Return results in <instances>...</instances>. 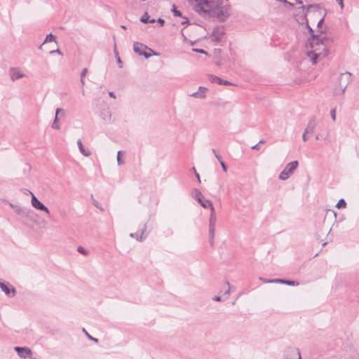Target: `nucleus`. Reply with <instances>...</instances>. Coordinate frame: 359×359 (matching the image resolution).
<instances>
[{
  "label": "nucleus",
  "instance_id": "obj_1",
  "mask_svg": "<svg viewBox=\"0 0 359 359\" xmlns=\"http://www.w3.org/2000/svg\"><path fill=\"white\" fill-rule=\"evenodd\" d=\"M200 15L208 14L219 22H224L230 15L228 7L219 6L220 0H188Z\"/></svg>",
  "mask_w": 359,
  "mask_h": 359
},
{
  "label": "nucleus",
  "instance_id": "obj_2",
  "mask_svg": "<svg viewBox=\"0 0 359 359\" xmlns=\"http://www.w3.org/2000/svg\"><path fill=\"white\" fill-rule=\"evenodd\" d=\"M309 41L312 50L308 52L307 55L313 65L317 64L318 59L324 58L328 55L333 44L332 39L318 34H312Z\"/></svg>",
  "mask_w": 359,
  "mask_h": 359
},
{
  "label": "nucleus",
  "instance_id": "obj_3",
  "mask_svg": "<svg viewBox=\"0 0 359 359\" xmlns=\"http://www.w3.org/2000/svg\"><path fill=\"white\" fill-rule=\"evenodd\" d=\"M15 213L25 222H32L36 216V213L30 208L21 206L15 208Z\"/></svg>",
  "mask_w": 359,
  "mask_h": 359
},
{
  "label": "nucleus",
  "instance_id": "obj_4",
  "mask_svg": "<svg viewBox=\"0 0 359 359\" xmlns=\"http://www.w3.org/2000/svg\"><path fill=\"white\" fill-rule=\"evenodd\" d=\"M217 222V217L215 208H212V210L209 219V243L211 246L214 244L215 225Z\"/></svg>",
  "mask_w": 359,
  "mask_h": 359
},
{
  "label": "nucleus",
  "instance_id": "obj_5",
  "mask_svg": "<svg viewBox=\"0 0 359 359\" xmlns=\"http://www.w3.org/2000/svg\"><path fill=\"white\" fill-rule=\"evenodd\" d=\"M299 163L297 161H292L287 164L285 168L279 175V179L286 180L294 172L298 167Z\"/></svg>",
  "mask_w": 359,
  "mask_h": 359
},
{
  "label": "nucleus",
  "instance_id": "obj_6",
  "mask_svg": "<svg viewBox=\"0 0 359 359\" xmlns=\"http://www.w3.org/2000/svg\"><path fill=\"white\" fill-rule=\"evenodd\" d=\"M27 191L29 192V194L32 195V200H31L32 205L36 210L45 212L48 215V217H50V211H49L48 208L44 204H43L40 201H39L32 191H30L29 190H27Z\"/></svg>",
  "mask_w": 359,
  "mask_h": 359
},
{
  "label": "nucleus",
  "instance_id": "obj_7",
  "mask_svg": "<svg viewBox=\"0 0 359 359\" xmlns=\"http://www.w3.org/2000/svg\"><path fill=\"white\" fill-rule=\"evenodd\" d=\"M0 288L8 297H13L17 293L15 288L8 282L5 283L0 280Z\"/></svg>",
  "mask_w": 359,
  "mask_h": 359
},
{
  "label": "nucleus",
  "instance_id": "obj_8",
  "mask_svg": "<svg viewBox=\"0 0 359 359\" xmlns=\"http://www.w3.org/2000/svg\"><path fill=\"white\" fill-rule=\"evenodd\" d=\"M148 47L140 42H135L133 43V50L135 53L139 55H143L146 59H148L151 56V54L148 53L145 51Z\"/></svg>",
  "mask_w": 359,
  "mask_h": 359
},
{
  "label": "nucleus",
  "instance_id": "obj_9",
  "mask_svg": "<svg viewBox=\"0 0 359 359\" xmlns=\"http://www.w3.org/2000/svg\"><path fill=\"white\" fill-rule=\"evenodd\" d=\"M224 34V30L223 27H217L214 28L211 34L212 41L215 42H219L222 40Z\"/></svg>",
  "mask_w": 359,
  "mask_h": 359
},
{
  "label": "nucleus",
  "instance_id": "obj_10",
  "mask_svg": "<svg viewBox=\"0 0 359 359\" xmlns=\"http://www.w3.org/2000/svg\"><path fill=\"white\" fill-rule=\"evenodd\" d=\"M147 229V224L143 225L142 229H141V232L131 233H130V237L133 238H135L138 241H142L145 240L147 238V234L144 235V232Z\"/></svg>",
  "mask_w": 359,
  "mask_h": 359
},
{
  "label": "nucleus",
  "instance_id": "obj_11",
  "mask_svg": "<svg viewBox=\"0 0 359 359\" xmlns=\"http://www.w3.org/2000/svg\"><path fill=\"white\" fill-rule=\"evenodd\" d=\"M65 116V111L61 108H57L55 111V117L52 124V128L54 129H60V125L58 123V116Z\"/></svg>",
  "mask_w": 359,
  "mask_h": 359
},
{
  "label": "nucleus",
  "instance_id": "obj_12",
  "mask_svg": "<svg viewBox=\"0 0 359 359\" xmlns=\"http://www.w3.org/2000/svg\"><path fill=\"white\" fill-rule=\"evenodd\" d=\"M14 349L21 358H26L32 354L31 350L27 347L15 346Z\"/></svg>",
  "mask_w": 359,
  "mask_h": 359
},
{
  "label": "nucleus",
  "instance_id": "obj_13",
  "mask_svg": "<svg viewBox=\"0 0 359 359\" xmlns=\"http://www.w3.org/2000/svg\"><path fill=\"white\" fill-rule=\"evenodd\" d=\"M316 126H317L316 118V117H312L310 119V121H309L304 131L306 132V133H309V134L311 135L314 133Z\"/></svg>",
  "mask_w": 359,
  "mask_h": 359
},
{
  "label": "nucleus",
  "instance_id": "obj_14",
  "mask_svg": "<svg viewBox=\"0 0 359 359\" xmlns=\"http://www.w3.org/2000/svg\"><path fill=\"white\" fill-rule=\"evenodd\" d=\"M9 74L11 79L13 81L25 76V74L21 73L18 68H11L9 70Z\"/></svg>",
  "mask_w": 359,
  "mask_h": 359
},
{
  "label": "nucleus",
  "instance_id": "obj_15",
  "mask_svg": "<svg viewBox=\"0 0 359 359\" xmlns=\"http://www.w3.org/2000/svg\"><path fill=\"white\" fill-rule=\"evenodd\" d=\"M267 282H271L273 283H281L285 284L290 286H297L299 285L298 282L294 281V280H287L285 279H269Z\"/></svg>",
  "mask_w": 359,
  "mask_h": 359
},
{
  "label": "nucleus",
  "instance_id": "obj_16",
  "mask_svg": "<svg viewBox=\"0 0 359 359\" xmlns=\"http://www.w3.org/2000/svg\"><path fill=\"white\" fill-rule=\"evenodd\" d=\"M207 90H208V88L203 87V86H200L198 88V91L193 93L190 94L189 95L191 97H196V98L204 99L206 97L205 93H206Z\"/></svg>",
  "mask_w": 359,
  "mask_h": 359
},
{
  "label": "nucleus",
  "instance_id": "obj_17",
  "mask_svg": "<svg viewBox=\"0 0 359 359\" xmlns=\"http://www.w3.org/2000/svg\"><path fill=\"white\" fill-rule=\"evenodd\" d=\"M287 359H302L299 348H290Z\"/></svg>",
  "mask_w": 359,
  "mask_h": 359
},
{
  "label": "nucleus",
  "instance_id": "obj_18",
  "mask_svg": "<svg viewBox=\"0 0 359 359\" xmlns=\"http://www.w3.org/2000/svg\"><path fill=\"white\" fill-rule=\"evenodd\" d=\"M77 144H78L80 152L84 156H89L90 155V151L88 149H86L84 148L81 139L78 140Z\"/></svg>",
  "mask_w": 359,
  "mask_h": 359
},
{
  "label": "nucleus",
  "instance_id": "obj_19",
  "mask_svg": "<svg viewBox=\"0 0 359 359\" xmlns=\"http://www.w3.org/2000/svg\"><path fill=\"white\" fill-rule=\"evenodd\" d=\"M198 202L204 208H210V210H212V208H214L212 201L210 200L203 199V198H202V199H201L200 201Z\"/></svg>",
  "mask_w": 359,
  "mask_h": 359
},
{
  "label": "nucleus",
  "instance_id": "obj_20",
  "mask_svg": "<svg viewBox=\"0 0 359 359\" xmlns=\"http://www.w3.org/2000/svg\"><path fill=\"white\" fill-rule=\"evenodd\" d=\"M192 196L194 198L195 200L197 201H200L202 198H203V196L201 193V191L198 189H194L192 191Z\"/></svg>",
  "mask_w": 359,
  "mask_h": 359
},
{
  "label": "nucleus",
  "instance_id": "obj_21",
  "mask_svg": "<svg viewBox=\"0 0 359 359\" xmlns=\"http://www.w3.org/2000/svg\"><path fill=\"white\" fill-rule=\"evenodd\" d=\"M55 39H56V37L55 36H54L52 33H50L49 34H48L44 40V41L43 42V43L39 46V49H41L42 48V46L43 44H45L46 43H49V42H52V41H55Z\"/></svg>",
  "mask_w": 359,
  "mask_h": 359
},
{
  "label": "nucleus",
  "instance_id": "obj_22",
  "mask_svg": "<svg viewBox=\"0 0 359 359\" xmlns=\"http://www.w3.org/2000/svg\"><path fill=\"white\" fill-rule=\"evenodd\" d=\"M209 80L210 82L215 83L219 85H222V82H223V79H222L221 78H219L218 76H214V75H210Z\"/></svg>",
  "mask_w": 359,
  "mask_h": 359
},
{
  "label": "nucleus",
  "instance_id": "obj_23",
  "mask_svg": "<svg viewBox=\"0 0 359 359\" xmlns=\"http://www.w3.org/2000/svg\"><path fill=\"white\" fill-rule=\"evenodd\" d=\"M314 13V14L319 13V8L317 5H309L307 6V12L311 11Z\"/></svg>",
  "mask_w": 359,
  "mask_h": 359
},
{
  "label": "nucleus",
  "instance_id": "obj_24",
  "mask_svg": "<svg viewBox=\"0 0 359 359\" xmlns=\"http://www.w3.org/2000/svg\"><path fill=\"white\" fill-rule=\"evenodd\" d=\"M336 207H337V208H339H339H345L346 207V203L345 200H344V199H343V198L340 199V200L337 202V205H336Z\"/></svg>",
  "mask_w": 359,
  "mask_h": 359
},
{
  "label": "nucleus",
  "instance_id": "obj_25",
  "mask_svg": "<svg viewBox=\"0 0 359 359\" xmlns=\"http://www.w3.org/2000/svg\"><path fill=\"white\" fill-rule=\"evenodd\" d=\"M91 198H93V196L91 195ZM93 204L94 205V206H95L97 208H98L99 210H100L102 212H104V209L102 208V206L100 204L99 202H97L96 200L95 199H93Z\"/></svg>",
  "mask_w": 359,
  "mask_h": 359
},
{
  "label": "nucleus",
  "instance_id": "obj_26",
  "mask_svg": "<svg viewBox=\"0 0 359 359\" xmlns=\"http://www.w3.org/2000/svg\"><path fill=\"white\" fill-rule=\"evenodd\" d=\"M150 16L147 13H144V14L141 17L140 21L143 23H149Z\"/></svg>",
  "mask_w": 359,
  "mask_h": 359
},
{
  "label": "nucleus",
  "instance_id": "obj_27",
  "mask_svg": "<svg viewBox=\"0 0 359 359\" xmlns=\"http://www.w3.org/2000/svg\"><path fill=\"white\" fill-rule=\"evenodd\" d=\"M172 12L175 16L182 17L181 11H178L175 5L172 6Z\"/></svg>",
  "mask_w": 359,
  "mask_h": 359
},
{
  "label": "nucleus",
  "instance_id": "obj_28",
  "mask_svg": "<svg viewBox=\"0 0 359 359\" xmlns=\"http://www.w3.org/2000/svg\"><path fill=\"white\" fill-rule=\"evenodd\" d=\"M350 77H351L350 73L341 74L340 76V81H341L343 80H349Z\"/></svg>",
  "mask_w": 359,
  "mask_h": 359
},
{
  "label": "nucleus",
  "instance_id": "obj_29",
  "mask_svg": "<svg viewBox=\"0 0 359 359\" xmlns=\"http://www.w3.org/2000/svg\"><path fill=\"white\" fill-rule=\"evenodd\" d=\"M121 154H122L121 151H118L117 153V163L119 165L124 163V162L121 160Z\"/></svg>",
  "mask_w": 359,
  "mask_h": 359
},
{
  "label": "nucleus",
  "instance_id": "obj_30",
  "mask_svg": "<svg viewBox=\"0 0 359 359\" xmlns=\"http://www.w3.org/2000/svg\"><path fill=\"white\" fill-rule=\"evenodd\" d=\"M77 251L84 255L88 254V251L82 246H79L77 249Z\"/></svg>",
  "mask_w": 359,
  "mask_h": 359
},
{
  "label": "nucleus",
  "instance_id": "obj_31",
  "mask_svg": "<svg viewBox=\"0 0 359 359\" xmlns=\"http://www.w3.org/2000/svg\"><path fill=\"white\" fill-rule=\"evenodd\" d=\"M83 332H85V334H86V336L88 337V339H90V340L94 341H95V342H97V341H98V339H97L94 338V337H93L92 336H90V334H89L86 332V330L84 328H83Z\"/></svg>",
  "mask_w": 359,
  "mask_h": 359
},
{
  "label": "nucleus",
  "instance_id": "obj_32",
  "mask_svg": "<svg viewBox=\"0 0 359 359\" xmlns=\"http://www.w3.org/2000/svg\"><path fill=\"white\" fill-rule=\"evenodd\" d=\"M225 285H226V290L224 292V294H229L230 293L231 286L229 281L225 282Z\"/></svg>",
  "mask_w": 359,
  "mask_h": 359
},
{
  "label": "nucleus",
  "instance_id": "obj_33",
  "mask_svg": "<svg viewBox=\"0 0 359 359\" xmlns=\"http://www.w3.org/2000/svg\"><path fill=\"white\" fill-rule=\"evenodd\" d=\"M330 116L333 121L336 120V109H332L330 111Z\"/></svg>",
  "mask_w": 359,
  "mask_h": 359
},
{
  "label": "nucleus",
  "instance_id": "obj_34",
  "mask_svg": "<svg viewBox=\"0 0 359 359\" xmlns=\"http://www.w3.org/2000/svg\"><path fill=\"white\" fill-rule=\"evenodd\" d=\"M278 1H280V2H283V4H285V6H290V7H292L293 6V4L289 1H287V0H277Z\"/></svg>",
  "mask_w": 359,
  "mask_h": 359
},
{
  "label": "nucleus",
  "instance_id": "obj_35",
  "mask_svg": "<svg viewBox=\"0 0 359 359\" xmlns=\"http://www.w3.org/2000/svg\"><path fill=\"white\" fill-rule=\"evenodd\" d=\"M87 73H88V69L87 68L83 69L81 72V77L84 78L86 76V75L87 74Z\"/></svg>",
  "mask_w": 359,
  "mask_h": 359
},
{
  "label": "nucleus",
  "instance_id": "obj_36",
  "mask_svg": "<svg viewBox=\"0 0 359 359\" xmlns=\"http://www.w3.org/2000/svg\"><path fill=\"white\" fill-rule=\"evenodd\" d=\"M219 163H220V165H221V166H222V170H223L224 172H226V171H227V167H226V164L224 163V161H220V162H219Z\"/></svg>",
  "mask_w": 359,
  "mask_h": 359
},
{
  "label": "nucleus",
  "instance_id": "obj_37",
  "mask_svg": "<svg viewBox=\"0 0 359 359\" xmlns=\"http://www.w3.org/2000/svg\"><path fill=\"white\" fill-rule=\"evenodd\" d=\"M193 50L197 53L207 54V52L203 49L194 48Z\"/></svg>",
  "mask_w": 359,
  "mask_h": 359
},
{
  "label": "nucleus",
  "instance_id": "obj_38",
  "mask_svg": "<svg viewBox=\"0 0 359 359\" xmlns=\"http://www.w3.org/2000/svg\"><path fill=\"white\" fill-rule=\"evenodd\" d=\"M323 22H324V16L322 18H320V20L318 22L317 27L318 28H320L322 26Z\"/></svg>",
  "mask_w": 359,
  "mask_h": 359
},
{
  "label": "nucleus",
  "instance_id": "obj_39",
  "mask_svg": "<svg viewBox=\"0 0 359 359\" xmlns=\"http://www.w3.org/2000/svg\"><path fill=\"white\" fill-rule=\"evenodd\" d=\"M80 82L82 86V93L84 94L83 86L85 85L84 78L81 77Z\"/></svg>",
  "mask_w": 359,
  "mask_h": 359
},
{
  "label": "nucleus",
  "instance_id": "obj_40",
  "mask_svg": "<svg viewBox=\"0 0 359 359\" xmlns=\"http://www.w3.org/2000/svg\"><path fill=\"white\" fill-rule=\"evenodd\" d=\"M192 170H194V173H195V175L196 177H197L198 180L199 182H201V179H200V175L199 174L196 172V168L194 167L192 168Z\"/></svg>",
  "mask_w": 359,
  "mask_h": 359
},
{
  "label": "nucleus",
  "instance_id": "obj_41",
  "mask_svg": "<svg viewBox=\"0 0 359 359\" xmlns=\"http://www.w3.org/2000/svg\"><path fill=\"white\" fill-rule=\"evenodd\" d=\"M50 54L57 53V54H59V55H62V52L60 51V49H58V48H57V49H56V50H51V51H50Z\"/></svg>",
  "mask_w": 359,
  "mask_h": 359
},
{
  "label": "nucleus",
  "instance_id": "obj_42",
  "mask_svg": "<svg viewBox=\"0 0 359 359\" xmlns=\"http://www.w3.org/2000/svg\"><path fill=\"white\" fill-rule=\"evenodd\" d=\"M335 1L340 6L341 8H344V0H335Z\"/></svg>",
  "mask_w": 359,
  "mask_h": 359
},
{
  "label": "nucleus",
  "instance_id": "obj_43",
  "mask_svg": "<svg viewBox=\"0 0 359 359\" xmlns=\"http://www.w3.org/2000/svg\"><path fill=\"white\" fill-rule=\"evenodd\" d=\"M306 26H307V27H308V29H309V33L311 34V36L312 34H313V29H312V28L309 25V23H308V21H307V20H306Z\"/></svg>",
  "mask_w": 359,
  "mask_h": 359
},
{
  "label": "nucleus",
  "instance_id": "obj_44",
  "mask_svg": "<svg viewBox=\"0 0 359 359\" xmlns=\"http://www.w3.org/2000/svg\"><path fill=\"white\" fill-rule=\"evenodd\" d=\"M309 133H306V132L304 131V133H303V135H302V139L304 142H306L308 140V135Z\"/></svg>",
  "mask_w": 359,
  "mask_h": 359
},
{
  "label": "nucleus",
  "instance_id": "obj_45",
  "mask_svg": "<svg viewBox=\"0 0 359 359\" xmlns=\"http://www.w3.org/2000/svg\"><path fill=\"white\" fill-rule=\"evenodd\" d=\"M157 22L161 25V26H163V25L165 24V20L162 18H158L157 20Z\"/></svg>",
  "mask_w": 359,
  "mask_h": 359
},
{
  "label": "nucleus",
  "instance_id": "obj_46",
  "mask_svg": "<svg viewBox=\"0 0 359 359\" xmlns=\"http://www.w3.org/2000/svg\"><path fill=\"white\" fill-rule=\"evenodd\" d=\"M212 299L216 302H222V298L220 296H215Z\"/></svg>",
  "mask_w": 359,
  "mask_h": 359
},
{
  "label": "nucleus",
  "instance_id": "obj_47",
  "mask_svg": "<svg viewBox=\"0 0 359 359\" xmlns=\"http://www.w3.org/2000/svg\"><path fill=\"white\" fill-rule=\"evenodd\" d=\"M252 149H255V150H259V144L257 143V144L252 146L251 147Z\"/></svg>",
  "mask_w": 359,
  "mask_h": 359
},
{
  "label": "nucleus",
  "instance_id": "obj_48",
  "mask_svg": "<svg viewBox=\"0 0 359 359\" xmlns=\"http://www.w3.org/2000/svg\"><path fill=\"white\" fill-rule=\"evenodd\" d=\"M116 60H117V62L119 64V67L121 68L122 67V61H121L120 57H117Z\"/></svg>",
  "mask_w": 359,
  "mask_h": 359
},
{
  "label": "nucleus",
  "instance_id": "obj_49",
  "mask_svg": "<svg viewBox=\"0 0 359 359\" xmlns=\"http://www.w3.org/2000/svg\"><path fill=\"white\" fill-rule=\"evenodd\" d=\"M9 205H10L12 208H13V209H14V211H15V208H20V206H19V205H14V204H13V203H9Z\"/></svg>",
  "mask_w": 359,
  "mask_h": 359
},
{
  "label": "nucleus",
  "instance_id": "obj_50",
  "mask_svg": "<svg viewBox=\"0 0 359 359\" xmlns=\"http://www.w3.org/2000/svg\"><path fill=\"white\" fill-rule=\"evenodd\" d=\"M222 84H224V85H225V86H230V85H231V82H229V81H224V80H223Z\"/></svg>",
  "mask_w": 359,
  "mask_h": 359
},
{
  "label": "nucleus",
  "instance_id": "obj_51",
  "mask_svg": "<svg viewBox=\"0 0 359 359\" xmlns=\"http://www.w3.org/2000/svg\"><path fill=\"white\" fill-rule=\"evenodd\" d=\"M183 18L184 19V20L183 22H182V23H181V24H182V25H186V24H188V23H189V20H188V18H184V17Z\"/></svg>",
  "mask_w": 359,
  "mask_h": 359
},
{
  "label": "nucleus",
  "instance_id": "obj_52",
  "mask_svg": "<svg viewBox=\"0 0 359 359\" xmlns=\"http://www.w3.org/2000/svg\"><path fill=\"white\" fill-rule=\"evenodd\" d=\"M260 280L265 283H272L271 282H267L269 280L264 279V278H259Z\"/></svg>",
  "mask_w": 359,
  "mask_h": 359
},
{
  "label": "nucleus",
  "instance_id": "obj_53",
  "mask_svg": "<svg viewBox=\"0 0 359 359\" xmlns=\"http://www.w3.org/2000/svg\"><path fill=\"white\" fill-rule=\"evenodd\" d=\"M346 86H347V84H345L344 86H341V93H343L345 91Z\"/></svg>",
  "mask_w": 359,
  "mask_h": 359
},
{
  "label": "nucleus",
  "instance_id": "obj_54",
  "mask_svg": "<svg viewBox=\"0 0 359 359\" xmlns=\"http://www.w3.org/2000/svg\"><path fill=\"white\" fill-rule=\"evenodd\" d=\"M109 95L111 97H113V98H116V95L114 94V92H109Z\"/></svg>",
  "mask_w": 359,
  "mask_h": 359
},
{
  "label": "nucleus",
  "instance_id": "obj_55",
  "mask_svg": "<svg viewBox=\"0 0 359 359\" xmlns=\"http://www.w3.org/2000/svg\"><path fill=\"white\" fill-rule=\"evenodd\" d=\"M215 157L218 159V161H222V160H221V156H220L219 154H217L215 156Z\"/></svg>",
  "mask_w": 359,
  "mask_h": 359
},
{
  "label": "nucleus",
  "instance_id": "obj_56",
  "mask_svg": "<svg viewBox=\"0 0 359 359\" xmlns=\"http://www.w3.org/2000/svg\"><path fill=\"white\" fill-rule=\"evenodd\" d=\"M155 22H156L155 19H151V20L149 19V23H154Z\"/></svg>",
  "mask_w": 359,
  "mask_h": 359
},
{
  "label": "nucleus",
  "instance_id": "obj_57",
  "mask_svg": "<svg viewBox=\"0 0 359 359\" xmlns=\"http://www.w3.org/2000/svg\"><path fill=\"white\" fill-rule=\"evenodd\" d=\"M265 142H265V140H261L258 143H259V144H264Z\"/></svg>",
  "mask_w": 359,
  "mask_h": 359
},
{
  "label": "nucleus",
  "instance_id": "obj_58",
  "mask_svg": "<svg viewBox=\"0 0 359 359\" xmlns=\"http://www.w3.org/2000/svg\"><path fill=\"white\" fill-rule=\"evenodd\" d=\"M212 153L216 156L217 154V151L215 149H212Z\"/></svg>",
  "mask_w": 359,
  "mask_h": 359
},
{
  "label": "nucleus",
  "instance_id": "obj_59",
  "mask_svg": "<svg viewBox=\"0 0 359 359\" xmlns=\"http://www.w3.org/2000/svg\"><path fill=\"white\" fill-rule=\"evenodd\" d=\"M114 53H115V55H116V58H117V57H119L118 56V52L116 50H114Z\"/></svg>",
  "mask_w": 359,
  "mask_h": 359
},
{
  "label": "nucleus",
  "instance_id": "obj_60",
  "mask_svg": "<svg viewBox=\"0 0 359 359\" xmlns=\"http://www.w3.org/2000/svg\"><path fill=\"white\" fill-rule=\"evenodd\" d=\"M296 1L299 4H302V1L301 0H296Z\"/></svg>",
  "mask_w": 359,
  "mask_h": 359
},
{
  "label": "nucleus",
  "instance_id": "obj_61",
  "mask_svg": "<svg viewBox=\"0 0 359 359\" xmlns=\"http://www.w3.org/2000/svg\"><path fill=\"white\" fill-rule=\"evenodd\" d=\"M316 140H319V139H320V137H319V135H318L316 136Z\"/></svg>",
  "mask_w": 359,
  "mask_h": 359
},
{
  "label": "nucleus",
  "instance_id": "obj_62",
  "mask_svg": "<svg viewBox=\"0 0 359 359\" xmlns=\"http://www.w3.org/2000/svg\"><path fill=\"white\" fill-rule=\"evenodd\" d=\"M122 28L126 29V27L125 26H121Z\"/></svg>",
  "mask_w": 359,
  "mask_h": 359
}]
</instances>
